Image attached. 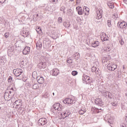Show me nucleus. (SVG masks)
Here are the masks:
<instances>
[{"mask_svg":"<svg viewBox=\"0 0 127 127\" xmlns=\"http://www.w3.org/2000/svg\"><path fill=\"white\" fill-rule=\"evenodd\" d=\"M13 72L16 77H19V80H21L23 78V75L22 74L23 73L22 69L20 68L14 69L13 70Z\"/></svg>","mask_w":127,"mask_h":127,"instance_id":"nucleus-1","label":"nucleus"},{"mask_svg":"<svg viewBox=\"0 0 127 127\" xmlns=\"http://www.w3.org/2000/svg\"><path fill=\"white\" fill-rule=\"evenodd\" d=\"M107 68L109 71H115L118 68V66L115 64H108Z\"/></svg>","mask_w":127,"mask_h":127,"instance_id":"nucleus-2","label":"nucleus"},{"mask_svg":"<svg viewBox=\"0 0 127 127\" xmlns=\"http://www.w3.org/2000/svg\"><path fill=\"white\" fill-rule=\"evenodd\" d=\"M90 76L88 75H86L84 74L82 76V81L83 83H85L86 84H89L90 83Z\"/></svg>","mask_w":127,"mask_h":127,"instance_id":"nucleus-3","label":"nucleus"},{"mask_svg":"<svg viewBox=\"0 0 127 127\" xmlns=\"http://www.w3.org/2000/svg\"><path fill=\"white\" fill-rule=\"evenodd\" d=\"M39 126H44L47 124V120L44 118H41L38 121Z\"/></svg>","mask_w":127,"mask_h":127,"instance_id":"nucleus-4","label":"nucleus"},{"mask_svg":"<svg viewBox=\"0 0 127 127\" xmlns=\"http://www.w3.org/2000/svg\"><path fill=\"white\" fill-rule=\"evenodd\" d=\"M95 103L96 105H97V106H100V107L104 105V102H103V100H102L101 98H96Z\"/></svg>","mask_w":127,"mask_h":127,"instance_id":"nucleus-5","label":"nucleus"},{"mask_svg":"<svg viewBox=\"0 0 127 127\" xmlns=\"http://www.w3.org/2000/svg\"><path fill=\"white\" fill-rule=\"evenodd\" d=\"M73 102H74V100H72V99L70 98H65V99L63 101V103H64V104H68V105H71V104H73Z\"/></svg>","mask_w":127,"mask_h":127,"instance_id":"nucleus-6","label":"nucleus"},{"mask_svg":"<svg viewBox=\"0 0 127 127\" xmlns=\"http://www.w3.org/2000/svg\"><path fill=\"white\" fill-rule=\"evenodd\" d=\"M127 23L125 21L118 22V26L120 28H126L127 27Z\"/></svg>","mask_w":127,"mask_h":127,"instance_id":"nucleus-7","label":"nucleus"},{"mask_svg":"<svg viewBox=\"0 0 127 127\" xmlns=\"http://www.w3.org/2000/svg\"><path fill=\"white\" fill-rule=\"evenodd\" d=\"M36 79L39 84H43L44 83V78L43 77L37 75Z\"/></svg>","mask_w":127,"mask_h":127,"instance_id":"nucleus-8","label":"nucleus"},{"mask_svg":"<svg viewBox=\"0 0 127 127\" xmlns=\"http://www.w3.org/2000/svg\"><path fill=\"white\" fill-rule=\"evenodd\" d=\"M30 52V47H26L23 50V54L24 55H27V54H29Z\"/></svg>","mask_w":127,"mask_h":127,"instance_id":"nucleus-9","label":"nucleus"},{"mask_svg":"<svg viewBox=\"0 0 127 127\" xmlns=\"http://www.w3.org/2000/svg\"><path fill=\"white\" fill-rule=\"evenodd\" d=\"M13 105L17 107H21L22 105V101L21 100H16L13 103Z\"/></svg>","mask_w":127,"mask_h":127,"instance_id":"nucleus-10","label":"nucleus"},{"mask_svg":"<svg viewBox=\"0 0 127 127\" xmlns=\"http://www.w3.org/2000/svg\"><path fill=\"white\" fill-rule=\"evenodd\" d=\"M106 118L107 119L106 121L109 123V124H112L113 123V117H112L111 115H107Z\"/></svg>","mask_w":127,"mask_h":127,"instance_id":"nucleus-11","label":"nucleus"},{"mask_svg":"<svg viewBox=\"0 0 127 127\" xmlns=\"http://www.w3.org/2000/svg\"><path fill=\"white\" fill-rule=\"evenodd\" d=\"M21 35L23 37H27V36L29 35V32L28 31H22L21 32Z\"/></svg>","mask_w":127,"mask_h":127,"instance_id":"nucleus-12","label":"nucleus"},{"mask_svg":"<svg viewBox=\"0 0 127 127\" xmlns=\"http://www.w3.org/2000/svg\"><path fill=\"white\" fill-rule=\"evenodd\" d=\"M59 74V70L57 68H54L52 71L53 76H57Z\"/></svg>","mask_w":127,"mask_h":127,"instance_id":"nucleus-13","label":"nucleus"},{"mask_svg":"<svg viewBox=\"0 0 127 127\" xmlns=\"http://www.w3.org/2000/svg\"><path fill=\"white\" fill-rule=\"evenodd\" d=\"M72 57L76 60H79L80 59V54L79 53H75L73 55Z\"/></svg>","mask_w":127,"mask_h":127,"instance_id":"nucleus-14","label":"nucleus"},{"mask_svg":"<svg viewBox=\"0 0 127 127\" xmlns=\"http://www.w3.org/2000/svg\"><path fill=\"white\" fill-rule=\"evenodd\" d=\"M37 49H41L42 48V43L40 41H38L36 44Z\"/></svg>","mask_w":127,"mask_h":127,"instance_id":"nucleus-15","label":"nucleus"},{"mask_svg":"<svg viewBox=\"0 0 127 127\" xmlns=\"http://www.w3.org/2000/svg\"><path fill=\"white\" fill-rule=\"evenodd\" d=\"M38 66H40V69H41V68H43V69H45V67H46V64L45 63L41 62L40 64H39Z\"/></svg>","mask_w":127,"mask_h":127,"instance_id":"nucleus-16","label":"nucleus"},{"mask_svg":"<svg viewBox=\"0 0 127 127\" xmlns=\"http://www.w3.org/2000/svg\"><path fill=\"white\" fill-rule=\"evenodd\" d=\"M92 72H95L96 74H99V68L96 67V66H92L91 67Z\"/></svg>","mask_w":127,"mask_h":127,"instance_id":"nucleus-17","label":"nucleus"},{"mask_svg":"<svg viewBox=\"0 0 127 127\" xmlns=\"http://www.w3.org/2000/svg\"><path fill=\"white\" fill-rule=\"evenodd\" d=\"M4 98L5 100H8L9 99V93L8 91H5L4 93Z\"/></svg>","mask_w":127,"mask_h":127,"instance_id":"nucleus-18","label":"nucleus"},{"mask_svg":"<svg viewBox=\"0 0 127 127\" xmlns=\"http://www.w3.org/2000/svg\"><path fill=\"white\" fill-rule=\"evenodd\" d=\"M14 95H15V92L13 91H9V99H12L14 97Z\"/></svg>","mask_w":127,"mask_h":127,"instance_id":"nucleus-19","label":"nucleus"},{"mask_svg":"<svg viewBox=\"0 0 127 127\" xmlns=\"http://www.w3.org/2000/svg\"><path fill=\"white\" fill-rule=\"evenodd\" d=\"M89 84H90V87L91 89H92V90H93V89L95 88V86H96L95 83H94V81L92 80H91L90 82H89Z\"/></svg>","mask_w":127,"mask_h":127,"instance_id":"nucleus-20","label":"nucleus"},{"mask_svg":"<svg viewBox=\"0 0 127 127\" xmlns=\"http://www.w3.org/2000/svg\"><path fill=\"white\" fill-rule=\"evenodd\" d=\"M60 107V103H56L54 105V110H59V107Z\"/></svg>","mask_w":127,"mask_h":127,"instance_id":"nucleus-21","label":"nucleus"},{"mask_svg":"<svg viewBox=\"0 0 127 127\" xmlns=\"http://www.w3.org/2000/svg\"><path fill=\"white\" fill-rule=\"evenodd\" d=\"M108 6L110 7V8H114L115 7V4H114V2H109L107 3Z\"/></svg>","mask_w":127,"mask_h":127,"instance_id":"nucleus-22","label":"nucleus"},{"mask_svg":"<svg viewBox=\"0 0 127 127\" xmlns=\"http://www.w3.org/2000/svg\"><path fill=\"white\" fill-rule=\"evenodd\" d=\"M92 47H94V48L96 47H98V46H99V42L95 41V42L92 43Z\"/></svg>","mask_w":127,"mask_h":127,"instance_id":"nucleus-23","label":"nucleus"},{"mask_svg":"<svg viewBox=\"0 0 127 127\" xmlns=\"http://www.w3.org/2000/svg\"><path fill=\"white\" fill-rule=\"evenodd\" d=\"M104 36H101V39L102 41H107V40H108V38H107V36L106 35V33H104Z\"/></svg>","mask_w":127,"mask_h":127,"instance_id":"nucleus-24","label":"nucleus"},{"mask_svg":"<svg viewBox=\"0 0 127 127\" xmlns=\"http://www.w3.org/2000/svg\"><path fill=\"white\" fill-rule=\"evenodd\" d=\"M109 59L108 57H104L102 59V63H108V61Z\"/></svg>","mask_w":127,"mask_h":127,"instance_id":"nucleus-25","label":"nucleus"},{"mask_svg":"<svg viewBox=\"0 0 127 127\" xmlns=\"http://www.w3.org/2000/svg\"><path fill=\"white\" fill-rule=\"evenodd\" d=\"M86 109L82 108V109L79 111V115H84V114L86 113Z\"/></svg>","mask_w":127,"mask_h":127,"instance_id":"nucleus-26","label":"nucleus"},{"mask_svg":"<svg viewBox=\"0 0 127 127\" xmlns=\"http://www.w3.org/2000/svg\"><path fill=\"white\" fill-rule=\"evenodd\" d=\"M36 30L37 32V33H39V34H41V33H42V30L41 28H40V27H37L36 28Z\"/></svg>","mask_w":127,"mask_h":127,"instance_id":"nucleus-27","label":"nucleus"},{"mask_svg":"<svg viewBox=\"0 0 127 127\" xmlns=\"http://www.w3.org/2000/svg\"><path fill=\"white\" fill-rule=\"evenodd\" d=\"M21 64L25 67H27L28 66V62L26 61L24 62L22 61L21 63Z\"/></svg>","mask_w":127,"mask_h":127,"instance_id":"nucleus-28","label":"nucleus"},{"mask_svg":"<svg viewBox=\"0 0 127 127\" xmlns=\"http://www.w3.org/2000/svg\"><path fill=\"white\" fill-rule=\"evenodd\" d=\"M33 89L34 90H37V89H38L39 88V86H38V84L37 83H35L32 85Z\"/></svg>","mask_w":127,"mask_h":127,"instance_id":"nucleus-29","label":"nucleus"},{"mask_svg":"<svg viewBox=\"0 0 127 127\" xmlns=\"http://www.w3.org/2000/svg\"><path fill=\"white\" fill-rule=\"evenodd\" d=\"M70 25H71L68 22H64V27H70Z\"/></svg>","mask_w":127,"mask_h":127,"instance_id":"nucleus-30","label":"nucleus"},{"mask_svg":"<svg viewBox=\"0 0 127 127\" xmlns=\"http://www.w3.org/2000/svg\"><path fill=\"white\" fill-rule=\"evenodd\" d=\"M101 111H103V109H102L101 108L100 109H98L97 108H95L94 109V112L95 113H101Z\"/></svg>","mask_w":127,"mask_h":127,"instance_id":"nucleus-31","label":"nucleus"},{"mask_svg":"<svg viewBox=\"0 0 127 127\" xmlns=\"http://www.w3.org/2000/svg\"><path fill=\"white\" fill-rule=\"evenodd\" d=\"M102 15H101V14H99V13L97 12V16L96 17V19H101V18H102Z\"/></svg>","mask_w":127,"mask_h":127,"instance_id":"nucleus-32","label":"nucleus"},{"mask_svg":"<svg viewBox=\"0 0 127 127\" xmlns=\"http://www.w3.org/2000/svg\"><path fill=\"white\" fill-rule=\"evenodd\" d=\"M65 112L66 114V115L65 116V118H68V117H69V116L71 115V112L69 110H66Z\"/></svg>","mask_w":127,"mask_h":127,"instance_id":"nucleus-33","label":"nucleus"},{"mask_svg":"<svg viewBox=\"0 0 127 127\" xmlns=\"http://www.w3.org/2000/svg\"><path fill=\"white\" fill-rule=\"evenodd\" d=\"M14 50V47H11L8 48V52H13Z\"/></svg>","mask_w":127,"mask_h":127,"instance_id":"nucleus-34","label":"nucleus"},{"mask_svg":"<svg viewBox=\"0 0 127 127\" xmlns=\"http://www.w3.org/2000/svg\"><path fill=\"white\" fill-rule=\"evenodd\" d=\"M107 25L109 27H111V26H112V21H111V20H108L107 21Z\"/></svg>","mask_w":127,"mask_h":127,"instance_id":"nucleus-35","label":"nucleus"},{"mask_svg":"<svg viewBox=\"0 0 127 127\" xmlns=\"http://www.w3.org/2000/svg\"><path fill=\"white\" fill-rule=\"evenodd\" d=\"M71 74L73 76H76V75L78 74V71L76 70H73L72 71Z\"/></svg>","mask_w":127,"mask_h":127,"instance_id":"nucleus-36","label":"nucleus"},{"mask_svg":"<svg viewBox=\"0 0 127 127\" xmlns=\"http://www.w3.org/2000/svg\"><path fill=\"white\" fill-rule=\"evenodd\" d=\"M102 93L104 94V96H108V94H109V92L106 91V90H103L102 91Z\"/></svg>","mask_w":127,"mask_h":127,"instance_id":"nucleus-37","label":"nucleus"},{"mask_svg":"<svg viewBox=\"0 0 127 127\" xmlns=\"http://www.w3.org/2000/svg\"><path fill=\"white\" fill-rule=\"evenodd\" d=\"M66 62L68 63V64H72V63H73V60L72 59L67 60Z\"/></svg>","mask_w":127,"mask_h":127,"instance_id":"nucleus-38","label":"nucleus"},{"mask_svg":"<svg viewBox=\"0 0 127 127\" xmlns=\"http://www.w3.org/2000/svg\"><path fill=\"white\" fill-rule=\"evenodd\" d=\"M5 38H8V37H9V33L6 32L4 34V35Z\"/></svg>","mask_w":127,"mask_h":127,"instance_id":"nucleus-39","label":"nucleus"},{"mask_svg":"<svg viewBox=\"0 0 127 127\" xmlns=\"http://www.w3.org/2000/svg\"><path fill=\"white\" fill-rule=\"evenodd\" d=\"M111 104L113 107H117L118 106V103L117 102H113Z\"/></svg>","mask_w":127,"mask_h":127,"instance_id":"nucleus-40","label":"nucleus"},{"mask_svg":"<svg viewBox=\"0 0 127 127\" xmlns=\"http://www.w3.org/2000/svg\"><path fill=\"white\" fill-rule=\"evenodd\" d=\"M38 17H39V15L38 14H35L34 15V19H35V20H37V19H38Z\"/></svg>","mask_w":127,"mask_h":127,"instance_id":"nucleus-41","label":"nucleus"},{"mask_svg":"<svg viewBox=\"0 0 127 127\" xmlns=\"http://www.w3.org/2000/svg\"><path fill=\"white\" fill-rule=\"evenodd\" d=\"M77 12L79 15H82V14H83V9H81V10H79Z\"/></svg>","mask_w":127,"mask_h":127,"instance_id":"nucleus-42","label":"nucleus"},{"mask_svg":"<svg viewBox=\"0 0 127 127\" xmlns=\"http://www.w3.org/2000/svg\"><path fill=\"white\" fill-rule=\"evenodd\" d=\"M43 97L45 98V99H47V98L49 97L48 93H45L44 95H43Z\"/></svg>","mask_w":127,"mask_h":127,"instance_id":"nucleus-43","label":"nucleus"},{"mask_svg":"<svg viewBox=\"0 0 127 127\" xmlns=\"http://www.w3.org/2000/svg\"><path fill=\"white\" fill-rule=\"evenodd\" d=\"M11 81H12V77L9 76L8 77V83H11Z\"/></svg>","mask_w":127,"mask_h":127,"instance_id":"nucleus-44","label":"nucleus"},{"mask_svg":"<svg viewBox=\"0 0 127 127\" xmlns=\"http://www.w3.org/2000/svg\"><path fill=\"white\" fill-rule=\"evenodd\" d=\"M45 10H48V11H49L50 10V6H47L45 8Z\"/></svg>","mask_w":127,"mask_h":127,"instance_id":"nucleus-45","label":"nucleus"},{"mask_svg":"<svg viewBox=\"0 0 127 127\" xmlns=\"http://www.w3.org/2000/svg\"><path fill=\"white\" fill-rule=\"evenodd\" d=\"M58 20L59 23H62V17H59Z\"/></svg>","mask_w":127,"mask_h":127,"instance_id":"nucleus-46","label":"nucleus"},{"mask_svg":"<svg viewBox=\"0 0 127 127\" xmlns=\"http://www.w3.org/2000/svg\"><path fill=\"white\" fill-rule=\"evenodd\" d=\"M106 51H107V52H110V51H111V48H110V47H107L105 50Z\"/></svg>","mask_w":127,"mask_h":127,"instance_id":"nucleus-47","label":"nucleus"},{"mask_svg":"<svg viewBox=\"0 0 127 127\" xmlns=\"http://www.w3.org/2000/svg\"><path fill=\"white\" fill-rule=\"evenodd\" d=\"M97 13H99V14L101 15L103 14V10L102 9H100V10H99L97 12Z\"/></svg>","mask_w":127,"mask_h":127,"instance_id":"nucleus-48","label":"nucleus"},{"mask_svg":"<svg viewBox=\"0 0 127 127\" xmlns=\"http://www.w3.org/2000/svg\"><path fill=\"white\" fill-rule=\"evenodd\" d=\"M83 9H85V11H87V12H89V8L86 7V6H84L83 7Z\"/></svg>","mask_w":127,"mask_h":127,"instance_id":"nucleus-49","label":"nucleus"},{"mask_svg":"<svg viewBox=\"0 0 127 127\" xmlns=\"http://www.w3.org/2000/svg\"><path fill=\"white\" fill-rule=\"evenodd\" d=\"M64 116L65 117H63L61 118L62 120H64V119H65L66 118V116H67V114L65 112V111H64Z\"/></svg>","mask_w":127,"mask_h":127,"instance_id":"nucleus-50","label":"nucleus"},{"mask_svg":"<svg viewBox=\"0 0 127 127\" xmlns=\"http://www.w3.org/2000/svg\"><path fill=\"white\" fill-rule=\"evenodd\" d=\"M76 10L78 12V11L81 10V9H82V7H81L80 6H78V7H76Z\"/></svg>","mask_w":127,"mask_h":127,"instance_id":"nucleus-51","label":"nucleus"},{"mask_svg":"<svg viewBox=\"0 0 127 127\" xmlns=\"http://www.w3.org/2000/svg\"><path fill=\"white\" fill-rule=\"evenodd\" d=\"M34 75H37V72H36V71H34L32 73V76H33V78H35V77H34Z\"/></svg>","mask_w":127,"mask_h":127,"instance_id":"nucleus-52","label":"nucleus"},{"mask_svg":"<svg viewBox=\"0 0 127 127\" xmlns=\"http://www.w3.org/2000/svg\"><path fill=\"white\" fill-rule=\"evenodd\" d=\"M120 43H121V45H124L125 42H124V40H123V39H121L120 41Z\"/></svg>","mask_w":127,"mask_h":127,"instance_id":"nucleus-53","label":"nucleus"},{"mask_svg":"<svg viewBox=\"0 0 127 127\" xmlns=\"http://www.w3.org/2000/svg\"><path fill=\"white\" fill-rule=\"evenodd\" d=\"M62 108H63V106H62V105L60 104V107H59L58 111H62Z\"/></svg>","mask_w":127,"mask_h":127,"instance_id":"nucleus-54","label":"nucleus"},{"mask_svg":"<svg viewBox=\"0 0 127 127\" xmlns=\"http://www.w3.org/2000/svg\"><path fill=\"white\" fill-rule=\"evenodd\" d=\"M60 10L61 11H64V10H65V7L63 6L60 8Z\"/></svg>","mask_w":127,"mask_h":127,"instance_id":"nucleus-55","label":"nucleus"},{"mask_svg":"<svg viewBox=\"0 0 127 127\" xmlns=\"http://www.w3.org/2000/svg\"><path fill=\"white\" fill-rule=\"evenodd\" d=\"M58 37V36H52V38H53V39H57Z\"/></svg>","mask_w":127,"mask_h":127,"instance_id":"nucleus-56","label":"nucleus"},{"mask_svg":"<svg viewBox=\"0 0 127 127\" xmlns=\"http://www.w3.org/2000/svg\"><path fill=\"white\" fill-rule=\"evenodd\" d=\"M108 95V97L109 98H112V97H111V96H112V93H110V92H108V93H107Z\"/></svg>","mask_w":127,"mask_h":127,"instance_id":"nucleus-57","label":"nucleus"},{"mask_svg":"<svg viewBox=\"0 0 127 127\" xmlns=\"http://www.w3.org/2000/svg\"><path fill=\"white\" fill-rule=\"evenodd\" d=\"M5 1V0H0V3H3Z\"/></svg>","mask_w":127,"mask_h":127,"instance_id":"nucleus-58","label":"nucleus"},{"mask_svg":"<svg viewBox=\"0 0 127 127\" xmlns=\"http://www.w3.org/2000/svg\"><path fill=\"white\" fill-rule=\"evenodd\" d=\"M8 92H9H9H13L14 93H15V90L10 89L9 90H8Z\"/></svg>","mask_w":127,"mask_h":127,"instance_id":"nucleus-59","label":"nucleus"},{"mask_svg":"<svg viewBox=\"0 0 127 127\" xmlns=\"http://www.w3.org/2000/svg\"><path fill=\"white\" fill-rule=\"evenodd\" d=\"M52 2H57L58 0H52Z\"/></svg>","mask_w":127,"mask_h":127,"instance_id":"nucleus-60","label":"nucleus"},{"mask_svg":"<svg viewBox=\"0 0 127 127\" xmlns=\"http://www.w3.org/2000/svg\"><path fill=\"white\" fill-rule=\"evenodd\" d=\"M121 127H127L126 126L125 124H123L122 125H121Z\"/></svg>","mask_w":127,"mask_h":127,"instance_id":"nucleus-61","label":"nucleus"},{"mask_svg":"<svg viewBox=\"0 0 127 127\" xmlns=\"http://www.w3.org/2000/svg\"><path fill=\"white\" fill-rule=\"evenodd\" d=\"M10 86H9V87H8L7 88V91H8V90H9V91L10 90Z\"/></svg>","mask_w":127,"mask_h":127,"instance_id":"nucleus-62","label":"nucleus"},{"mask_svg":"<svg viewBox=\"0 0 127 127\" xmlns=\"http://www.w3.org/2000/svg\"><path fill=\"white\" fill-rule=\"evenodd\" d=\"M125 121H126V123H127V116H125Z\"/></svg>","mask_w":127,"mask_h":127,"instance_id":"nucleus-63","label":"nucleus"},{"mask_svg":"<svg viewBox=\"0 0 127 127\" xmlns=\"http://www.w3.org/2000/svg\"><path fill=\"white\" fill-rule=\"evenodd\" d=\"M76 0V3H78V1H80L81 0Z\"/></svg>","mask_w":127,"mask_h":127,"instance_id":"nucleus-64","label":"nucleus"}]
</instances>
